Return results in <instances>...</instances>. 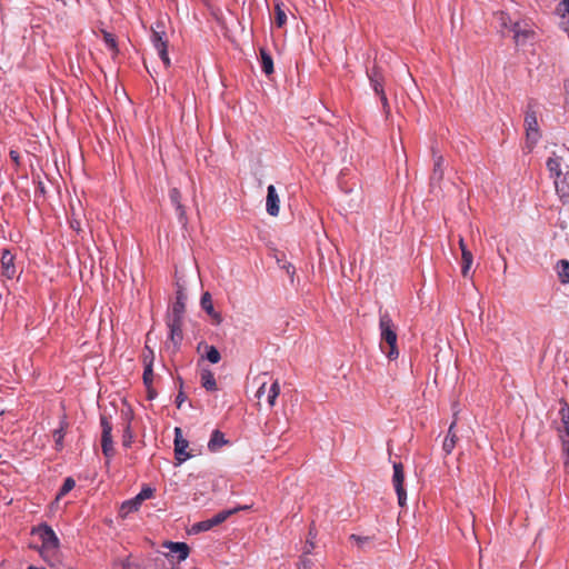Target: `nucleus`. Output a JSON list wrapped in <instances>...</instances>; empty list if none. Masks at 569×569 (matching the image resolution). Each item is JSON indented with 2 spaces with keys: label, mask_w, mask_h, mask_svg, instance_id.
Segmentation results:
<instances>
[{
  "label": "nucleus",
  "mask_w": 569,
  "mask_h": 569,
  "mask_svg": "<svg viewBox=\"0 0 569 569\" xmlns=\"http://www.w3.org/2000/svg\"><path fill=\"white\" fill-rule=\"evenodd\" d=\"M405 481V472H403V466L401 462H395L393 463V476H392V483L395 487V490L398 496V503L400 507L406 506L407 500V493L403 487Z\"/></svg>",
  "instance_id": "9"
},
{
  "label": "nucleus",
  "mask_w": 569,
  "mask_h": 569,
  "mask_svg": "<svg viewBox=\"0 0 569 569\" xmlns=\"http://www.w3.org/2000/svg\"><path fill=\"white\" fill-rule=\"evenodd\" d=\"M259 53H260V62H261V69L262 71L267 74V76H270L271 73H273V60H272V57L270 56V53L261 48L259 50Z\"/></svg>",
  "instance_id": "22"
},
{
  "label": "nucleus",
  "mask_w": 569,
  "mask_h": 569,
  "mask_svg": "<svg viewBox=\"0 0 569 569\" xmlns=\"http://www.w3.org/2000/svg\"><path fill=\"white\" fill-rule=\"evenodd\" d=\"M267 376H268V373L263 372L256 378V380L259 381V383H260L259 388L256 392V397L258 399H261L266 393H268L267 401L270 407H273L276 405V400L280 393V385H279L278 380H274L271 383L270 388L267 390V381L263 380V378Z\"/></svg>",
  "instance_id": "8"
},
{
  "label": "nucleus",
  "mask_w": 569,
  "mask_h": 569,
  "mask_svg": "<svg viewBox=\"0 0 569 569\" xmlns=\"http://www.w3.org/2000/svg\"><path fill=\"white\" fill-rule=\"evenodd\" d=\"M547 168L550 174L555 179H559L562 177L561 172V158L560 157H551L547 160Z\"/></svg>",
  "instance_id": "26"
},
{
  "label": "nucleus",
  "mask_w": 569,
  "mask_h": 569,
  "mask_svg": "<svg viewBox=\"0 0 569 569\" xmlns=\"http://www.w3.org/2000/svg\"><path fill=\"white\" fill-rule=\"evenodd\" d=\"M103 40L107 44V47L113 52V53H117L118 52V46H117V41H116V38L112 33L108 32V31H103Z\"/></svg>",
  "instance_id": "32"
},
{
  "label": "nucleus",
  "mask_w": 569,
  "mask_h": 569,
  "mask_svg": "<svg viewBox=\"0 0 569 569\" xmlns=\"http://www.w3.org/2000/svg\"><path fill=\"white\" fill-rule=\"evenodd\" d=\"M169 197L171 202L174 204L176 210L178 211V216L180 220L186 218V210L181 203V193L177 188H172L169 192Z\"/></svg>",
  "instance_id": "21"
},
{
  "label": "nucleus",
  "mask_w": 569,
  "mask_h": 569,
  "mask_svg": "<svg viewBox=\"0 0 569 569\" xmlns=\"http://www.w3.org/2000/svg\"><path fill=\"white\" fill-rule=\"evenodd\" d=\"M560 415H561L562 422H563V425L566 426V421H568V420H569V409H565V408H562V409L560 410Z\"/></svg>",
  "instance_id": "42"
},
{
  "label": "nucleus",
  "mask_w": 569,
  "mask_h": 569,
  "mask_svg": "<svg viewBox=\"0 0 569 569\" xmlns=\"http://www.w3.org/2000/svg\"><path fill=\"white\" fill-rule=\"evenodd\" d=\"M455 427H456V421H453L450 425L449 430H448V435H447V437L443 440L442 448H443V450L446 451L447 455L452 452V450L456 447L457 440H458V437H457V435L453 431Z\"/></svg>",
  "instance_id": "20"
},
{
  "label": "nucleus",
  "mask_w": 569,
  "mask_h": 569,
  "mask_svg": "<svg viewBox=\"0 0 569 569\" xmlns=\"http://www.w3.org/2000/svg\"><path fill=\"white\" fill-rule=\"evenodd\" d=\"M526 148L530 152L541 138L537 112L531 104H528L525 113Z\"/></svg>",
  "instance_id": "3"
},
{
  "label": "nucleus",
  "mask_w": 569,
  "mask_h": 569,
  "mask_svg": "<svg viewBox=\"0 0 569 569\" xmlns=\"http://www.w3.org/2000/svg\"><path fill=\"white\" fill-rule=\"evenodd\" d=\"M186 300L187 296L184 291L180 288L176 292V301L168 313V316L177 317V318H183L184 311H186Z\"/></svg>",
  "instance_id": "13"
},
{
  "label": "nucleus",
  "mask_w": 569,
  "mask_h": 569,
  "mask_svg": "<svg viewBox=\"0 0 569 569\" xmlns=\"http://www.w3.org/2000/svg\"><path fill=\"white\" fill-rule=\"evenodd\" d=\"M497 18H498L499 23H500V27H501L502 29H510V30H512V24H513L515 22H512V21H511L510 17H509L507 13H505V12H499V13L497 14Z\"/></svg>",
  "instance_id": "34"
},
{
  "label": "nucleus",
  "mask_w": 569,
  "mask_h": 569,
  "mask_svg": "<svg viewBox=\"0 0 569 569\" xmlns=\"http://www.w3.org/2000/svg\"><path fill=\"white\" fill-rule=\"evenodd\" d=\"M74 486H76V481L71 477L66 478L62 487L59 490L57 498L59 499V498L66 496L68 492H70L74 488Z\"/></svg>",
  "instance_id": "31"
},
{
  "label": "nucleus",
  "mask_w": 569,
  "mask_h": 569,
  "mask_svg": "<svg viewBox=\"0 0 569 569\" xmlns=\"http://www.w3.org/2000/svg\"><path fill=\"white\" fill-rule=\"evenodd\" d=\"M563 467H565V471L569 475V452H566Z\"/></svg>",
  "instance_id": "45"
},
{
  "label": "nucleus",
  "mask_w": 569,
  "mask_h": 569,
  "mask_svg": "<svg viewBox=\"0 0 569 569\" xmlns=\"http://www.w3.org/2000/svg\"><path fill=\"white\" fill-rule=\"evenodd\" d=\"M63 437H64V432H63L62 428L57 429V430L53 431V438H54V442H56V448L58 450H60L62 448Z\"/></svg>",
  "instance_id": "38"
},
{
  "label": "nucleus",
  "mask_w": 569,
  "mask_h": 569,
  "mask_svg": "<svg viewBox=\"0 0 569 569\" xmlns=\"http://www.w3.org/2000/svg\"><path fill=\"white\" fill-rule=\"evenodd\" d=\"M511 31L513 32V39L517 44L523 43L533 33L531 30L522 28L520 22H515Z\"/></svg>",
  "instance_id": "17"
},
{
  "label": "nucleus",
  "mask_w": 569,
  "mask_h": 569,
  "mask_svg": "<svg viewBox=\"0 0 569 569\" xmlns=\"http://www.w3.org/2000/svg\"><path fill=\"white\" fill-rule=\"evenodd\" d=\"M27 569H46V568H39V567H34V566H29Z\"/></svg>",
  "instance_id": "49"
},
{
  "label": "nucleus",
  "mask_w": 569,
  "mask_h": 569,
  "mask_svg": "<svg viewBox=\"0 0 569 569\" xmlns=\"http://www.w3.org/2000/svg\"><path fill=\"white\" fill-rule=\"evenodd\" d=\"M244 509H248L247 506L244 507H239V508H234V509H229V510H222L220 512H218L217 515H214L211 519V522H212V526L216 527V526H219L221 525L222 522H224L230 516L234 515L236 512H238L239 510H244Z\"/></svg>",
  "instance_id": "24"
},
{
  "label": "nucleus",
  "mask_w": 569,
  "mask_h": 569,
  "mask_svg": "<svg viewBox=\"0 0 569 569\" xmlns=\"http://www.w3.org/2000/svg\"><path fill=\"white\" fill-rule=\"evenodd\" d=\"M279 196L277 193V190L273 184H270L267 189V212L272 216L277 217L279 214Z\"/></svg>",
  "instance_id": "12"
},
{
  "label": "nucleus",
  "mask_w": 569,
  "mask_h": 569,
  "mask_svg": "<svg viewBox=\"0 0 569 569\" xmlns=\"http://www.w3.org/2000/svg\"><path fill=\"white\" fill-rule=\"evenodd\" d=\"M141 503L137 500V498H132L122 502L120 507V516L122 518L127 517L129 513L137 511L140 508Z\"/></svg>",
  "instance_id": "27"
},
{
  "label": "nucleus",
  "mask_w": 569,
  "mask_h": 569,
  "mask_svg": "<svg viewBox=\"0 0 569 569\" xmlns=\"http://www.w3.org/2000/svg\"><path fill=\"white\" fill-rule=\"evenodd\" d=\"M150 356H151V360L149 362H147V357H144L146 366H144V372H143V382L148 388L152 383V379H153V370H152L153 353H152V351H150Z\"/></svg>",
  "instance_id": "30"
},
{
  "label": "nucleus",
  "mask_w": 569,
  "mask_h": 569,
  "mask_svg": "<svg viewBox=\"0 0 569 569\" xmlns=\"http://www.w3.org/2000/svg\"><path fill=\"white\" fill-rule=\"evenodd\" d=\"M287 21V16L284 11L281 9V4H276V23L279 28L283 27Z\"/></svg>",
  "instance_id": "35"
},
{
  "label": "nucleus",
  "mask_w": 569,
  "mask_h": 569,
  "mask_svg": "<svg viewBox=\"0 0 569 569\" xmlns=\"http://www.w3.org/2000/svg\"><path fill=\"white\" fill-rule=\"evenodd\" d=\"M167 327L169 329V343L168 347H172V351L179 350L180 345L183 340L182 333V319L177 317L167 316Z\"/></svg>",
  "instance_id": "6"
},
{
  "label": "nucleus",
  "mask_w": 569,
  "mask_h": 569,
  "mask_svg": "<svg viewBox=\"0 0 569 569\" xmlns=\"http://www.w3.org/2000/svg\"><path fill=\"white\" fill-rule=\"evenodd\" d=\"M462 258V266H461V273L463 277L469 276V270L472 266L473 256L471 251L468 248H463V252L461 253Z\"/></svg>",
  "instance_id": "28"
},
{
  "label": "nucleus",
  "mask_w": 569,
  "mask_h": 569,
  "mask_svg": "<svg viewBox=\"0 0 569 569\" xmlns=\"http://www.w3.org/2000/svg\"><path fill=\"white\" fill-rule=\"evenodd\" d=\"M352 542L357 543L359 547H361L365 542L369 540L368 537H361L358 535H351L349 538Z\"/></svg>",
  "instance_id": "39"
},
{
  "label": "nucleus",
  "mask_w": 569,
  "mask_h": 569,
  "mask_svg": "<svg viewBox=\"0 0 569 569\" xmlns=\"http://www.w3.org/2000/svg\"><path fill=\"white\" fill-rule=\"evenodd\" d=\"M201 308L214 320L217 325L222 321V317L213 308L212 297L209 292H204L200 299Z\"/></svg>",
  "instance_id": "14"
},
{
  "label": "nucleus",
  "mask_w": 569,
  "mask_h": 569,
  "mask_svg": "<svg viewBox=\"0 0 569 569\" xmlns=\"http://www.w3.org/2000/svg\"><path fill=\"white\" fill-rule=\"evenodd\" d=\"M13 261H14L13 254L9 250H3L1 260H0L1 272L8 279H12L17 273Z\"/></svg>",
  "instance_id": "11"
},
{
  "label": "nucleus",
  "mask_w": 569,
  "mask_h": 569,
  "mask_svg": "<svg viewBox=\"0 0 569 569\" xmlns=\"http://www.w3.org/2000/svg\"><path fill=\"white\" fill-rule=\"evenodd\" d=\"M299 569H308V566L306 563L302 565Z\"/></svg>",
  "instance_id": "50"
},
{
  "label": "nucleus",
  "mask_w": 569,
  "mask_h": 569,
  "mask_svg": "<svg viewBox=\"0 0 569 569\" xmlns=\"http://www.w3.org/2000/svg\"><path fill=\"white\" fill-rule=\"evenodd\" d=\"M167 548L170 549L171 552L178 555L179 561L186 560L189 556L190 548L186 542H172L169 541L164 543Z\"/></svg>",
  "instance_id": "16"
},
{
  "label": "nucleus",
  "mask_w": 569,
  "mask_h": 569,
  "mask_svg": "<svg viewBox=\"0 0 569 569\" xmlns=\"http://www.w3.org/2000/svg\"><path fill=\"white\" fill-rule=\"evenodd\" d=\"M132 432H131V428H130V423H127L124 429H123V436H122V445L124 447H130L131 446V442H132Z\"/></svg>",
  "instance_id": "36"
},
{
  "label": "nucleus",
  "mask_w": 569,
  "mask_h": 569,
  "mask_svg": "<svg viewBox=\"0 0 569 569\" xmlns=\"http://www.w3.org/2000/svg\"><path fill=\"white\" fill-rule=\"evenodd\" d=\"M566 436L568 437V441H565L566 445V452H569V420L566 421Z\"/></svg>",
  "instance_id": "44"
},
{
  "label": "nucleus",
  "mask_w": 569,
  "mask_h": 569,
  "mask_svg": "<svg viewBox=\"0 0 569 569\" xmlns=\"http://www.w3.org/2000/svg\"><path fill=\"white\" fill-rule=\"evenodd\" d=\"M212 528H213V526H212L211 519H207V520L199 521V522L194 523L192 526V531L197 533V532L208 531Z\"/></svg>",
  "instance_id": "33"
},
{
  "label": "nucleus",
  "mask_w": 569,
  "mask_h": 569,
  "mask_svg": "<svg viewBox=\"0 0 569 569\" xmlns=\"http://www.w3.org/2000/svg\"><path fill=\"white\" fill-rule=\"evenodd\" d=\"M188 446V440L182 438L181 429L177 427L174 429V457L178 465L192 457V455L187 451Z\"/></svg>",
  "instance_id": "10"
},
{
  "label": "nucleus",
  "mask_w": 569,
  "mask_h": 569,
  "mask_svg": "<svg viewBox=\"0 0 569 569\" xmlns=\"http://www.w3.org/2000/svg\"><path fill=\"white\" fill-rule=\"evenodd\" d=\"M459 247L461 249V253L463 252V248H467L466 243H465V240L463 238H460L459 239Z\"/></svg>",
  "instance_id": "47"
},
{
  "label": "nucleus",
  "mask_w": 569,
  "mask_h": 569,
  "mask_svg": "<svg viewBox=\"0 0 569 569\" xmlns=\"http://www.w3.org/2000/svg\"><path fill=\"white\" fill-rule=\"evenodd\" d=\"M154 490L150 487L143 488L137 496V500L142 503L144 500L150 499L153 496Z\"/></svg>",
  "instance_id": "37"
},
{
  "label": "nucleus",
  "mask_w": 569,
  "mask_h": 569,
  "mask_svg": "<svg viewBox=\"0 0 569 569\" xmlns=\"http://www.w3.org/2000/svg\"><path fill=\"white\" fill-rule=\"evenodd\" d=\"M201 347L204 348V350H206L204 357L209 362L218 363L221 360L220 352L218 351V349L214 346H209L207 343L201 342L198 345V350H200Z\"/></svg>",
  "instance_id": "25"
},
{
  "label": "nucleus",
  "mask_w": 569,
  "mask_h": 569,
  "mask_svg": "<svg viewBox=\"0 0 569 569\" xmlns=\"http://www.w3.org/2000/svg\"><path fill=\"white\" fill-rule=\"evenodd\" d=\"M10 159L12 160V162L18 167L20 164V154L18 151L16 150H11L10 153Z\"/></svg>",
  "instance_id": "40"
},
{
  "label": "nucleus",
  "mask_w": 569,
  "mask_h": 569,
  "mask_svg": "<svg viewBox=\"0 0 569 569\" xmlns=\"http://www.w3.org/2000/svg\"><path fill=\"white\" fill-rule=\"evenodd\" d=\"M379 329L381 351L389 360H396L399 357L397 327L387 311L380 312Z\"/></svg>",
  "instance_id": "1"
},
{
  "label": "nucleus",
  "mask_w": 569,
  "mask_h": 569,
  "mask_svg": "<svg viewBox=\"0 0 569 569\" xmlns=\"http://www.w3.org/2000/svg\"><path fill=\"white\" fill-rule=\"evenodd\" d=\"M31 535L38 536L41 540L42 545L39 548V553L46 561L48 560L49 553L57 551L60 547L59 538L53 529L47 523H40L39 526L33 527Z\"/></svg>",
  "instance_id": "2"
},
{
  "label": "nucleus",
  "mask_w": 569,
  "mask_h": 569,
  "mask_svg": "<svg viewBox=\"0 0 569 569\" xmlns=\"http://www.w3.org/2000/svg\"><path fill=\"white\" fill-rule=\"evenodd\" d=\"M151 41L164 67L169 68L170 58L168 54V37L164 30V22L162 20H158L156 26L152 27Z\"/></svg>",
  "instance_id": "4"
},
{
  "label": "nucleus",
  "mask_w": 569,
  "mask_h": 569,
  "mask_svg": "<svg viewBox=\"0 0 569 569\" xmlns=\"http://www.w3.org/2000/svg\"><path fill=\"white\" fill-rule=\"evenodd\" d=\"M226 443H228V441L226 440L224 435L219 430H214L208 442V449L211 452H214L218 451Z\"/></svg>",
  "instance_id": "18"
},
{
  "label": "nucleus",
  "mask_w": 569,
  "mask_h": 569,
  "mask_svg": "<svg viewBox=\"0 0 569 569\" xmlns=\"http://www.w3.org/2000/svg\"><path fill=\"white\" fill-rule=\"evenodd\" d=\"M123 569H141L139 565L127 561L123 563Z\"/></svg>",
  "instance_id": "43"
},
{
  "label": "nucleus",
  "mask_w": 569,
  "mask_h": 569,
  "mask_svg": "<svg viewBox=\"0 0 569 569\" xmlns=\"http://www.w3.org/2000/svg\"><path fill=\"white\" fill-rule=\"evenodd\" d=\"M201 386L208 391H216L218 389L214 375L209 369L201 371Z\"/></svg>",
  "instance_id": "19"
},
{
  "label": "nucleus",
  "mask_w": 569,
  "mask_h": 569,
  "mask_svg": "<svg viewBox=\"0 0 569 569\" xmlns=\"http://www.w3.org/2000/svg\"><path fill=\"white\" fill-rule=\"evenodd\" d=\"M367 73L373 91L379 96L383 109L387 110L389 108V103L383 90L385 77L381 69L378 66H373L370 70L367 71Z\"/></svg>",
  "instance_id": "7"
},
{
  "label": "nucleus",
  "mask_w": 569,
  "mask_h": 569,
  "mask_svg": "<svg viewBox=\"0 0 569 569\" xmlns=\"http://www.w3.org/2000/svg\"><path fill=\"white\" fill-rule=\"evenodd\" d=\"M555 188L557 194L563 203L569 201V173L559 179H555Z\"/></svg>",
  "instance_id": "15"
},
{
  "label": "nucleus",
  "mask_w": 569,
  "mask_h": 569,
  "mask_svg": "<svg viewBox=\"0 0 569 569\" xmlns=\"http://www.w3.org/2000/svg\"><path fill=\"white\" fill-rule=\"evenodd\" d=\"M186 395L180 390L178 396L176 397V405L178 408H181L182 403L186 401Z\"/></svg>",
  "instance_id": "41"
},
{
  "label": "nucleus",
  "mask_w": 569,
  "mask_h": 569,
  "mask_svg": "<svg viewBox=\"0 0 569 569\" xmlns=\"http://www.w3.org/2000/svg\"><path fill=\"white\" fill-rule=\"evenodd\" d=\"M558 277L561 283L569 282V261L560 260L558 262Z\"/></svg>",
  "instance_id": "29"
},
{
  "label": "nucleus",
  "mask_w": 569,
  "mask_h": 569,
  "mask_svg": "<svg viewBox=\"0 0 569 569\" xmlns=\"http://www.w3.org/2000/svg\"><path fill=\"white\" fill-rule=\"evenodd\" d=\"M292 270V273L295 272V267L292 264H289L287 267V271L290 272Z\"/></svg>",
  "instance_id": "48"
},
{
  "label": "nucleus",
  "mask_w": 569,
  "mask_h": 569,
  "mask_svg": "<svg viewBox=\"0 0 569 569\" xmlns=\"http://www.w3.org/2000/svg\"><path fill=\"white\" fill-rule=\"evenodd\" d=\"M101 425V449L109 461L114 456L113 440H112V423L104 415L100 417Z\"/></svg>",
  "instance_id": "5"
},
{
  "label": "nucleus",
  "mask_w": 569,
  "mask_h": 569,
  "mask_svg": "<svg viewBox=\"0 0 569 569\" xmlns=\"http://www.w3.org/2000/svg\"><path fill=\"white\" fill-rule=\"evenodd\" d=\"M443 178V157L433 153V170L431 174V181L439 182Z\"/></svg>",
  "instance_id": "23"
},
{
  "label": "nucleus",
  "mask_w": 569,
  "mask_h": 569,
  "mask_svg": "<svg viewBox=\"0 0 569 569\" xmlns=\"http://www.w3.org/2000/svg\"><path fill=\"white\" fill-rule=\"evenodd\" d=\"M70 226H71V228H72L73 230H76V231H80V229H81V228H80V222H79L78 220H71V221H70Z\"/></svg>",
  "instance_id": "46"
}]
</instances>
